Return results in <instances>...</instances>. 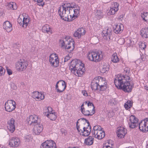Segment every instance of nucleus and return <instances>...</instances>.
<instances>
[{"instance_id": "20e7f679", "label": "nucleus", "mask_w": 148, "mask_h": 148, "mask_svg": "<svg viewBox=\"0 0 148 148\" xmlns=\"http://www.w3.org/2000/svg\"><path fill=\"white\" fill-rule=\"evenodd\" d=\"M92 133L94 137L99 139L103 138L105 136V132L99 125H95L93 127Z\"/></svg>"}, {"instance_id": "f257e3e1", "label": "nucleus", "mask_w": 148, "mask_h": 148, "mask_svg": "<svg viewBox=\"0 0 148 148\" xmlns=\"http://www.w3.org/2000/svg\"><path fill=\"white\" fill-rule=\"evenodd\" d=\"M130 69L126 67L124 69V75H118L116 76L114 82L116 86L119 89H122L126 92H131L132 86L130 85L129 81L130 78L129 76Z\"/></svg>"}, {"instance_id": "69168bd1", "label": "nucleus", "mask_w": 148, "mask_h": 148, "mask_svg": "<svg viewBox=\"0 0 148 148\" xmlns=\"http://www.w3.org/2000/svg\"><path fill=\"white\" fill-rule=\"evenodd\" d=\"M46 116L48 117V118H49L50 117V115H49V113H47L46 115Z\"/></svg>"}, {"instance_id": "e2e57ef3", "label": "nucleus", "mask_w": 148, "mask_h": 148, "mask_svg": "<svg viewBox=\"0 0 148 148\" xmlns=\"http://www.w3.org/2000/svg\"><path fill=\"white\" fill-rule=\"evenodd\" d=\"M86 123H84V124H81L80 125V127H81V126L82 125H83V126H84V127H87V126L86 125Z\"/></svg>"}, {"instance_id": "6e6d98bb", "label": "nucleus", "mask_w": 148, "mask_h": 148, "mask_svg": "<svg viewBox=\"0 0 148 148\" xmlns=\"http://www.w3.org/2000/svg\"><path fill=\"white\" fill-rule=\"evenodd\" d=\"M82 93L83 95L84 96H88L87 93L86 91L85 90L82 91Z\"/></svg>"}, {"instance_id": "13d9d810", "label": "nucleus", "mask_w": 148, "mask_h": 148, "mask_svg": "<svg viewBox=\"0 0 148 148\" xmlns=\"http://www.w3.org/2000/svg\"><path fill=\"white\" fill-rule=\"evenodd\" d=\"M130 43H131V42L130 40H129L127 41V45L128 47H130V46H132V44H131Z\"/></svg>"}, {"instance_id": "774afa93", "label": "nucleus", "mask_w": 148, "mask_h": 148, "mask_svg": "<svg viewBox=\"0 0 148 148\" xmlns=\"http://www.w3.org/2000/svg\"><path fill=\"white\" fill-rule=\"evenodd\" d=\"M133 147H127L126 148H133Z\"/></svg>"}, {"instance_id": "9d476101", "label": "nucleus", "mask_w": 148, "mask_h": 148, "mask_svg": "<svg viewBox=\"0 0 148 148\" xmlns=\"http://www.w3.org/2000/svg\"><path fill=\"white\" fill-rule=\"evenodd\" d=\"M66 87V84L65 81L60 80L57 82L56 86L57 92L58 93L62 92Z\"/></svg>"}, {"instance_id": "423d86ee", "label": "nucleus", "mask_w": 148, "mask_h": 148, "mask_svg": "<svg viewBox=\"0 0 148 148\" xmlns=\"http://www.w3.org/2000/svg\"><path fill=\"white\" fill-rule=\"evenodd\" d=\"M86 124L87 127H84V126L82 125L80 127L81 128L78 131L80 135L84 136H88L91 131V127L89 121H88Z\"/></svg>"}, {"instance_id": "680f3d73", "label": "nucleus", "mask_w": 148, "mask_h": 148, "mask_svg": "<svg viewBox=\"0 0 148 148\" xmlns=\"http://www.w3.org/2000/svg\"><path fill=\"white\" fill-rule=\"evenodd\" d=\"M84 104L83 103L82 104V105L81 106V111L83 110L84 109H85L84 108Z\"/></svg>"}, {"instance_id": "6e6552de", "label": "nucleus", "mask_w": 148, "mask_h": 148, "mask_svg": "<svg viewBox=\"0 0 148 148\" xmlns=\"http://www.w3.org/2000/svg\"><path fill=\"white\" fill-rule=\"evenodd\" d=\"M70 7L68 9V14L70 16V18H71L72 20H74L75 18L77 17V16L79 13V8L78 7L76 9L73 7H72L70 4Z\"/></svg>"}, {"instance_id": "cd10ccee", "label": "nucleus", "mask_w": 148, "mask_h": 148, "mask_svg": "<svg viewBox=\"0 0 148 148\" xmlns=\"http://www.w3.org/2000/svg\"><path fill=\"white\" fill-rule=\"evenodd\" d=\"M88 121V120L84 118H81L78 119L76 122L77 128L78 131L81 128L80 125L82 124L86 123Z\"/></svg>"}, {"instance_id": "7c9ffc66", "label": "nucleus", "mask_w": 148, "mask_h": 148, "mask_svg": "<svg viewBox=\"0 0 148 148\" xmlns=\"http://www.w3.org/2000/svg\"><path fill=\"white\" fill-rule=\"evenodd\" d=\"M97 84V83L95 79L92 82L91 87L93 90L95 91L97 90H99V86Z\"/></svg>"}, {"instance_id": "f03ea898", "label": "nucleus", "mask_w": 148, "mask_h": 148, "mask_svg": "<svg viewBox=\"0 0 148 148\" xmlns=\"http://www.w3.org/2000/svg\"><path fill=\"white\" fill-rule=\"evenodd\" d=\"M84 64L80 60L74 59L71 62L69 68L71 72L75 75L81 76L84 72Z\"/></svg>"}, {"instance_id": "0e129e2a", "label": "nucleus", "mask_w": 148, "mask_h": 148, "mask_svg": "<svg viewBox=\"0 0 148 148\" xmlns=\"http://www.w3.org/2000/svg\"><path fill=\"white\" fill-rule=\"evenodd\" d=\"M144 88L145 89L148 91V86H144Z\"/></svg>"}, {"instance_id": "393cba45", "label": "nucleus", "mask_w": 148, "mask_h": 148, "mask_svg": "<svg viewBox=\"0 0 148 148\" xmlns=\"http://www.w3.org/2000/svg\"><path fill=\"white\" fill-rule=\"evenodd\" d=\"M139 128L140 130L143 132L148 131V128L144 120L141 121L140 123Z\"/></svg>"}, {"instance_id": "09e8293b", "label": "nucleus", "mask_w": 148, "mask_h": 148, "mask_svg": "<svg viewBox=\"0 0 148 148\" xmlns=\"http://www.w3.org/2000/svg\"><path fill=\"white\" fill-rule=\"evenodd\" d=\"M125 42L124 39L122 38H120L118 40V42L120 45H122Z\"/></svg>"}, {"instance_id": "5fc2aeb1", "label": "nucleus", "mask_w": 148, "mask_h": 148, "mask_svg": "<svg viewBox=\"0 0 148 148\" xmlns=\"http://www.w3.org/2000/svg\"><path fill=\"white\" fill-rule=\"evenodd\" d=\"M7 70L8 73L9 75H10L12 74V72L11 70L8 69H7Z\"/></svg>"}, {"instance_id": "2eb2a0df", "label": "nucleus", "mask_w": 148, "mask_h": 148, "mask_svg": "<svg viewBox=\"0 0 148 148\" xmlns=\"http://www.w3.org/2000/svg\"><path fill=\"white\" fill-rule=\"evenodd\" d=\"M32 97L36 101H40L44 99L45 96L42 92L39 93L38 91H36L33 92Z\"/></svg>"}, {"instance_id": "e433bc0d", "label": "nucleus", "mask_w": 148, "mask_h": 148, "mask_svg": "<svg viewBox=\"0 0 148 148\" xmlns=\"http://www.w3.org/2000/svg\"><path fill=\"white\" fill-rule=\"evenodd\" d=\"M94 51L89 52L87 55V58L88 59L91 61L94 62Z\"/></svg>"}, {"instance_id": "603ef678", "label": "nucleus", "mask_w": 148, "mask_h": 148, "mask_svg": "<svg viewBox=\"0 0 148 148\" xmlns=\"http://www.w3.org/2000/svg\"><path fill=\"white\" fill-rule=\"evenodd\" d=\"M124 106L125 109L127 110H128L131 107V106H129L127 104L126 102L125 103Z\"/></svg>"}, {"instance_id": "4d7b16f0", "label": "nucleus", "mask_w": 148, "mask_h": 148, "mask_svg": "<svg viewBox=\"0 0 148 148\" xmlns=\"http://www.w3.org/2000/svg\"><path fill=\"white\" fill-rule=\"evenodd\" d=\"M18 22L19 24L20 25H22V19L21 18H18Z\"/></svg>"}, {"instance_id": "49530a36", "label": "nucleus", "mask_w": 148, "mask_h": 148, "mask_svg": "<svg viewBox=\"0 0 148 148\" xmlns=\"http://www.w3.org/2000/svg\"><path fill=\"white\" fill-rule=\"evenodd\" d=\"M109 103L112 106L115 105L116 103L114 99H110Z\"/></svg>"}, {"instance_id": "f704fd0d", "label": "nucleus", "mask_w": 148, "mask_h": 148, "mask_svg": "<svg viewBox=\"0 0 148 148\" xmlns=\"http://www.w3.org/2000/svg\"><path fill=\"white\" fill-rule=\"evenodd\" d=\"M29 21L30 18L28 17H24L22 21V27L26 28L29 24Z\"/></svg>"}, {"instance_id": "473e14b6", "label": "nucleus", "mask_w": 148, "mask_h": 148, "mask_svg": "<svg viewBox=\"0 0 148 148\" xmlns=\"http://www.w3.org/2000/svg\"><path fill=\"white\" fill-rule=\"evenodd\" d=\"M94 138L92 136H89L88 138L85 139L84 143L87 145H92L93 143Z\"/></svg>"}, {"instance_id": "bf43d9fd", "label": "nucleus", "mask_w": 148, "mask_h": 148, "mask_svg": "<svg viewBox=\"0 0 148 148\" xmlns=\"http://www.w3.org/2000/svg\"><path fill=\"white\" fill-rule=\"evenodd\" d=\"M103 148H112L110 145H107L106 144L103 146Z\"/></svg>"}, {"instance_id": "c756f323", "label": "nucleus", "mask_w": 148, "mask_h": 148, "mask_svg": "<svg viewBox=\"0 0 148 148\" xmlns=\"http://www.w3.org/2000/svg\"><path fill=\"white\" fill-rule=\"evenodd\" d=\"M6 7L8 9L12 10H15L17 9V8L16 4L13 2H11L8 3Z\"/></svg>"}, {"instance_id": "7ed1b4c3", "label": "nucleus", "mask_w": 148, "mask_h": 148, "mask_svg": "<svg viewBox=\"0 0 148 148\" xmlns=\"http://www.w3.org/2000/svg\"><path fill=\"white\" fill-rule=\"evenodd\" d=\"M69 3H65L59 8L58 10L59 14L61 18L65 21H69L68 15V8L70 7Z\"/></svg>"}, {"instance_id": "a211bd4d", "label": "nucleus", "mask_w": 148, "mask_h": 148, "mask_svg": "<svg viewBox=\"0 0 148 148\" xmlns=\"http://www.w3.org/2000/svg\"><path fill=\"white\" fill-rule=\"evenodd\" d=\"M33 131L34 133L36 135H38L42 131L43 126L42 124L38 123L35 125H34Z\"/></svg>"}, {"instance_id": "c9c22d12", "label": "nucleus", "mask_w": 148, "mask_h": 148, "mask_svg": "<svg viewBox=\"0 0 148 148\" xmlns=\"http://www.w3.org/2000/svg\"><path fill=\"white\" fill-rule=\"evenodd\" d=\"M111 61L114 63H117L119 62L120 60L117 56V53H115L113 54L111 58Z\"/></svg>"}, {"instance_id": "2f4dec72", "label": "nucleus", "mask_w": 148, "mask_h": 148, "mask_svg": "<svg viewBox=\"0 0 148 148\" xmlns=\"http://www.w3.org/2000/svg\"><path fill=\"white\" fill-rule=\"evenodd\" d=\"M140 34L143 38H148V28H142L140 31Z\"/></svg>"}, {"instance_id": "1a4fd4ad", "label": "nucleus", "mask_w": 148, "mask_h": 148, "mask_svg": "<svg viewBox=\"0 0 148 148\" xmlns=\"http://www.w3.org/2000/svg\"><path fill=\"white\" fill-rule=\"evenodd\" d=\"M16 102L12 100H8L5 104V110L9 112H11L14 110L16 108Z\"/></svg>"}, {"instance_id": "864d4df0", "label": "nucleus", "mask_w": 148, "mask_h": 148, "mask_svg": "<svg viewBox=\"0 0 148 148\" xmlns=\"http://www.w3.org/2000/svg\"><path fill=\"white\" fill-rule=\"evenodd\" d=\"M126 103L130 106L132 107V106L133 103L131 101L128 100L126 102Z\"/></svg>"}, {"instance_id": "37998d69", "label": "nucleus", "mask_w": 148, "mask_h": 148, "mask_svg": "<svg viewBox=\"0 0 148 148\" xmlns=\"http://www.w3.org/2000/svg\"><path fill=\"white\" fill-rule=\"evenodd\" d=\"M5 70L3 68L0 66V76H1L4 74Z\"/></svg>"}, {"instance_id": "79ce46f5", "label": "nucleus", "mask_w": 148, "mask_h": 148, "mask_svg": "<svg viewBox=\"0 0 148 148\" xmlns=\"http://www.w3.org/2000/svg\"><path fill=\"white\" fill-rule=\"evenodd\" d=\"M35 2L38 3V5L39 6H43L44 5V3L43 2V0H34Z\"/></svg>"}, {"instance_id": "0eeeda50", "label": "nucleus", "mask_w": 148, "mask_h": 148, "mask_svg": "<svg viewBox=\"0 0 148 148\" xmlns=\"http://www.w3.org/2000/svg\"><path fill=\"white\" fill-rule=\"evenodd\" d=\"M95 79L99 87V91H104L107 87V84L106 82L105 79L101 77H96Z\"/></svg>"}, {"instance_id": "bb28decb", "label": "nucleus", "mask_w": 148, "mask_h": 148, "mask_svg": "<svg viewBox=\"0 0 148 148\" xmlns=\"http://www.w3.org/2000/svg\"><path fill=\"white\" fill-rule=\"evenodd\" d=\"M42 32L45 33H47L49 34L52 33V29L49 25H44L42 28Z\"/></svg>"}, {"instance_id": "9b49d317", "label": "nucleus", "mask_w": 148, "mask_h": 148, "mask_svg": "<svg viewBox=\"0 0 148 148\" xmlns=\"http://www.w3.org/2000/svg\"><path fill=\"white\" fill-rule=\"evenodd\" d=\"M49 61L52 66L56 67L58 66L59 59L56 54H51L50 55Z\"/></svg>"}, {"instance_id": "4c0bfd02", "label": "nucleus", "mask_w": 148, "mask_h": 148, "mask_svg": "<svg viewBox=\"0 0 148 148\" xmlns=\"http://www.w3.org/2000/svg\"><path fill=\"white\" fill-rule=\"evenodd\" d=\"M91 110H86L85 109H84L81 112L84 115L87 116H91L95 112V111H93V112L91 113H90V111Z\"/></svg>"}, {"instance_id": "a19ab883", "label": "nucleus", "mask_w": 148, "mask_h": 148, "mask_svg": "<svg viewBox=\"0 0 148 148\" xmlns=\"http://www.w3.org/2000/svg\"><path fill=\"white\" fill-rule=\"evenodd\" d=\"M49 118L51 120H55L56 119V116L54 112H53L49 114Z\"/></svg>"}, {"instance_id": "a878e982", "label": "nucleus", "mask_w": 148, "mask_h": 148, "mask_svg": "<svg viewBox=\"0 0 148 148\" xmlns=\"http://www.w3.org/2000/svg\"><path fill=\"white\" fill-rule=\"evenodd\" d=\"M3 28L8 32H10L12 29V25L8 21H6L4 23Z\"/></svg>"}, {"instance_id": "f3484780", "label": "nucleus", "mask_w": 148, "mask_h": 148, "mask_svg": "<svg viewBox=\"0 0 148 148\" xmlns=\"http://www.w3.org/2000/svg\"><path fill=\"white\" fill-rule=\"evenodd\" d=\"M38 116L35 115H30L28 119V123L29 124L34 126L35 125L38 123Z\"/></svg>"}, {"instance_id": "338daca9", "label": "nucleus", "mask_w": 148, "mask_h": 148, "mask_svg": "<svg viewBox=\"0 0 148 148\" xmlns=\"http://www.w3.org/2000/svg\"><path fill=\"white\" fill-rule=\"evenodd\" d=\"M68 148H79V147H72V148L71 147H69Z\"/></svg>"}, {"instance_id": "412c9836", "label": "nucleus", "mask_w": 148, "mask_h": 148, "mask_svg": "<svg viewBox=\"0 0 148 148\" xmlns=\"http://www.w3.org/2000/svg\"><path fill=\"white\" fill-rule=\"evenodd\" d=\"M86 31L83 28L78 29L77 31H75L73 34L74 36L75 37H77L80 38L82 36L84 35L85 34Z\"/></svg>"}, {"instance_id": "3c124183", "label": "nucleus", "mask_w": 148, "mask_h": 148, "mask_svg": "<svg viewBox=\"0 0 148 148\" xmlns=\"http://www.w3.org/2000/svg\"><path fill=\"white\" fill-rule=\"evenodd\" d=\"M70 57L69 56V55L66 56L65 58H64V62H67L70 59Z\"/></svg>"}, {"instance_id": "dca6fc26", "label": "nucleus", "mask_w": 148, "mask_h": 148, "mask_svg": "<svg viewBox=\"0 0 148 148\" xmlns=\"http://www.w3.org/2000/svg\"><path fill=\"white\" fill-rule=\"evenodd\" d=\"M119 5L117 2H113L108 12L109 15H113L119 10Z\"/></svg>"}, {"instance_id": "4be33fe9", "label": "nucleus", "mask_w": 148, "mask_h": 148, "mask_svg": "<svg viewBox=\"0 0 148 148\" xmlns=\"http://www.w3.org/2000/svg\"><path fill=\"white\" fill-rule=\"evenodd\" d=\"M15 120L13 118L9 120L8 123V128L11 133L13 132L15 130V128L14 125Z\"/></svg>"}, {"instance_id": "ea45409f", "label": "nucleus", "mask_w": 148, "mask_h": 148, "mask_svg": "<svg viewBox=\"0 0 148 148\" xmlns=\"http://www.w3.org/2000/svg\"><path fill=\"white\" fill-rule=\"evenodd\" d=\"M141 17L143 20L145 22H147L148 21V12H144L143 14H141Z\"/></svg>"}, {"instance_id": "5701e85b", "label": "nucleus", "mask_w": 148, "mask_h": 148, "mask_svg": "<svg viewBox=\"0 0 148 148\" xmlns=\"http://www.w3.org/2000/svg\"><path fill=\"white\" fill-rule=\"evenodd\" d=\"M112 31L110 29L108 28L106 30H103L102 31V33L103 35V37L104 39L108 41L110 40V37L112 34Z\"/></svg>"}, {"instance_id": "ddd939ff", "label": "nucleus", "mask_w": 148, "mask_h": 148, "mask_svg": "<svg viewBox=\"0 0 148 148\" xmlns=\"http://www.w3.org/2000/svg\"><path fill=\"white\" fill-rule=\"evenodd\" d=\"M130 121L128 124L130 128L133 129L138 126V119L135 116L131 115L130 117Z\"/></svg>"}, {"instance_id": "72a5a7b5", "label": "nucleus", "mask_w": 148, "mask_h": 148, "mask_svg": "<svg viewBox=\"0 0 148 148\" xmlns=\"http://www.w3.org/2000/svg\"><path fill=\"white\" fill-rule=\"evenodd\" d=\"M109 65L108 63H104L102 68L100 69L101 73H104L109 70Z\"/></svg>"}, {"instance_id": "aec40b11", "label": "nucleus", "mask_w": 148, "mask_h": 148, "mask_svg": "<svg viewBox=\"0 0 148 148\" xmlns=\"http://www.w3.org/2000/svg\"><path fill=\"white\" fill-rule=\"evenodd\" d=\"M94 62L101 61L103 58V54L101 51H94Z\"/></svg>"}, {"instance_id": "de8ad7c7", "label": "nucleus", "mask_w": 148, "mask_h": 148, "mask_svg": "<svg viewBox=\"0 0 148 148\" xmlns=\"http://www.w3.org/2000/svg\"><path fill=\"white\" fill-rule=\"evenodd\" d=\"M88 107L90 106V108H91L93 111V110L95 108V107L92 103L89 102L88 103Z\"/></svg>"}, {"instance_id": "f8f14e48", "label": "nucleus", "mask_w": 148, "mask_h": 148, "mask_svg": "<svg viewBox=\"0 0 148 148\" xmlns=\"http://www.w3.org/2000/svg\"><path fill=\"white\" fill-rule=\"evenodd\" d=\"M55 143L51 140H47L41 145L40 148H56Z\"/></svg>"}, {"instance_id": "052dcab7", "label": "nucleus", "mask_w": 148, "mask_h": 148, "mask_svg": "<svg viewBox=\"0 0 148 148\" xmlns=\"http://www.w3.org/2000/svg\"><path fill=\"white\" fill-rule=\"evenodd\" d=\"M145 59V56L143 55L141 56V59L142 61H144Z\"/></svg>"}, {"instance_id": "6ab92c4d", "label": "nucleus", "mask_w": 148, "mask_h": 148, "mask_svg": "<svg viewBox=\"0 0 148 148\" xmlns=\"http://www.w3.org/2000/svg\"><path fill=\"white\" fill-rule=\"evenodd\" d=\"M127 133V130L123 127H120L117 128V136L120 138H123Z\"/></svg>"}, {"instance_id": "8fccbe9b", "label": "nucleus", "mask_w": 148, "mask_h": 148, "mask_svg": "<svg viewBox=\"0 0 148 148\" xmlns=\"http://www.w3.org/2000/svg\"><path fill=\"white\" fill-rule=\"evenodd\" d=\"M31 139V137L29 136H26L25 138V140L26 141L29 142Z\"/></svg>"}, {"instance_id": "b1692460", "label": "nucleus", "mask_w": 148, "mask_h": 148, "mask_svg": "<svg viewBox=\"0 0 148 148\" xmlns=\"http://www.w3.org/2000/svg\"><path fill=\"white\" fill-rule=\"evenodd\" d=\"M123 29V25L121 24H116L114 27V32L116 34L121 33Z\"/></svg>"}, {"instance_id": "39448f33", "label": "nucleus", "mask_w": 148, "mask_h": 148, "mask_svg": "<svg viewBox=\"0 0 148 148\" xmlns=\"http://www.w3.org/2000/svg\"><path fill=\"white\" fill-rule=\"evenodd\" d=\"M28 65V61L25 60H20L15 64L16 70L19 72H22L25 70Z\"/></svg>"}, {"instance_id": "c03bdc74", "label": "nucleus", "mask_w": 148, "mask_h": 148, "mask_svg": "<svg viewBox=\"0 0 148 148\" xmlns=\"http://www.w3.org/2000/svg\"><path fill=\"white\" fill-rule=\"evenodd\" d=\"M46 111L49 114L53 112L52 108L51 107H45Z\"/></svg>"}, {"instance_id": "4468645a", "label": "nucleus", "mask_w": 148, "mask_h": 148, "mask_svg": "<svg viewBox=\"0 0 148 148\" xmlns=\"http://www.w3.org/2000/svg\"><path fill=\"white\" fill-rule=\"evenodd\" d=\"M20 143L19 139L17 137L11 138L9 141V145L12 147H17L19 146Z\"/></svg>"}, {"instance_id": "c85d7f7f", "label": "nucleus", "mask_w": 148, "mask_h": 148, "mask_svg": "<svg viewBox=\"0 0 148 148\" xmlns=\"http://www.w3.org/2000/svg\"><path fill=\"white\" fill-rule=\"evenodd\" d=\"M66 44L65 48L66 49H71V50H73L74 48V41H71L69 39L68 40V43Z\"/></svg>"}, {"instance_id": "a18cd8bd", "label": "nucleus", "mask_w": 148, "mask_h": 148, "mask_svg": "<svg viewBox=\"0 0 148 148\" xmlns=\"http://www.w3.org/2000/svg\"><path fill=\"white\" fill-rule=\"evenodd\" d=\"M139 46L140 48L141 49H145L146 47V45L145 42L140 43L139 44Z\"/></svg>"}, {"instance_id": "58836bf2", "label": "nucleus", "mask_w": 148, "mask_h": 148, "mask_svg": "<svg viewBox=\"0 0 148 148\" xmlns=\"http://www.w3.org/2000/svg\"><path fill=\"white\" fill-rule=\"evenodd\" d=\"M69 39L68 37H66L63 40H60V43L62 45V47H65L66 44H68Z\"/></svg>"}]
</instances>
